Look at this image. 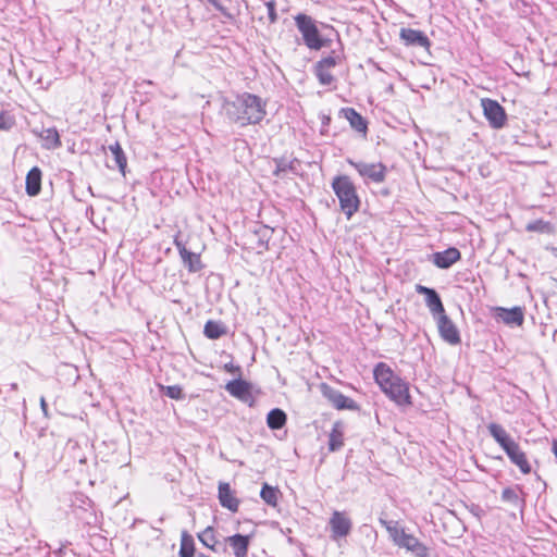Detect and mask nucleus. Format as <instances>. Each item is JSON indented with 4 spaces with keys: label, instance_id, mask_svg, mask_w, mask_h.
<instances>
[{
    "label": "nucleus",
    "instance_id": "obj_7",
    "mask_svg": "<svg viewBox=\"0 0 557 557\" xmlns=\"http://www.w3.org/2000/svg\"><path fill=\"white\" fill-rule=\"evenodd\" d=\"M320 391L323 397L326 398L330 401V404L337 410L347 409L356 411L359 409L358 404L354 399L345 396L338 389L330 386L326 383H322L320 385Z\"/></svg>",
    "mask_w": 557,
    "mask_h": 557
},
{
    "label": "nucleus",
    "instance_id": "obj_5",
    "mask_svg": "<svg viewBox=\"0 0 557 557\" xmlns=\"http://www.w3.org/2000/svg\"><path fill=\"white\" fill-rule=\"evenodd\" d=\"M297 29L302 36L305 45L311 50H320L329 45V40L320 35L315 21L307 14L299 13L295 17Z\"/></svg>",
    "mask_w": 557,
    "mask_h": 557
},
{
    "label": "nucleus",
    "instance_id": "obj_11",
    "mask_svg": "<svg viewBox=\"0 0 557 557\" xmlns=\"http://www.w3.org/2000/svg\"><path fill=\"white\" fill-rule=\"evenodd\" d=\"M437 329L441 337L450 345L460 344V334L455 323L444 313L437 317Z\"/></svg>",
    "mask_w": 557,
    "mask_h": 557
},
{
    "label": "nucleus",
    "instance_id": "obj_31",
    "mask_svg": "<svg viewBox=\"0 0 557 557\" xmlns=\"http://www.w3.org/2000/svg\"><path fill=\"white\" fill-rule=\"evenodd\" d=\"M525 230L528 232H537L543 234H552L554 232L553 225L549 222L543 220H536L528 223Z\"/></svg>",
    "mask_w": 557,
    "mask_h": 557
},
{
    "label": "nucleus",
    "instance_id": "obj_30",
    "mask_svg": "<svg viewBox=\"0 0 557 557\" xmlns=\"http://www.w3.org/2000/svg\"><path fill=\"white\" fill-rule=\"evenodd\" d=\"M277 495H278L277 488L272 487L267 483L263 484L261 492H260V497L263 499V502L265 504H268L269 506H276Z\"/></svg>",
    "mask_w": 557,
    "mask_h": 557
},
{
    "label": "nucleus",
    "instance_id": "obj_41",
    "mask_svg": "<svg viewBox=\"0 0 557 557\" xmlns=\"http://www.w3.org/2000/svg\"><path fill=\"white\" fill-rule=\"evenodd\" d=\"M210 4H212L218 11H220L223 15L230 16L226 12V9L218 1V0H207Z\"/></svg>",
    "mask_w": 557,
    "mask_h": 557
},
{
    "label": "nucleus",
    "instance_id": "obj_15",
    "mask_svg": "<svg viewBox=\"0 0 557 557\" xmlns=\"http://www.w3.org/2000/svg\"><path fill=\"white\" fill-rule=\"evenodd\" d=\"M460 258V251L455 247H449L444 251L433 253L432 261L440 269H448Z\"/></svg>",
    "mask_w": 557,
    "mask_h": 557
},
{
    "label": "nucleus",
    "instance_id": "obj_36",
    "mask_svg": "<svg viewBox=\"0 0 557 557\" xmlns=\"http://www.w3.org/2000/svg\"><path fill=\"white\" fill-rule=\"evenodd\" d=\"M341 62V55H327L323 59H321L317 65H319L322 69L331 70L335 67Z\"/></svg>",
    "mask_w": 557,
    "mask_h": 557
},
{
    "label": "nucleus",
    "instance_id": "obj_29",
    "mask_svg": "<svg viewBox=\"0 0 557 557\" xmlns=\"http://www.w3.org/2000/svg\"><path fill=\"white\" fill-rule=\"evenodd\" d=\"M182 261L184 265L188 269L189 272L196 273L202 269V263L200 256L198 253L188 251L187 255L182 257Z\"/></svg>",
    "mask_w": 557,
    "mask_h": 557
},
{
    "label": "nucleus",
    "instance_id": "obj_38",
    "mask_svg": "<svg viewBox=\"0 0 557 557\" xmlns=\"http://www.w3.org/2000/svg\"><path fill=\"white\" fill-rule=\"evenodd\" d=\"M265 7L268 10V16H269L270 23H272V24L275 23L278 18L276 9H275V2L273 0L268 1L265 3Z\"/></svg>",
    "mask_w": 557,
    "mask_h": 557
},
{
    "label": "nucleus",
    "instance_id": "obj_3",
    "mask_svg": "<svg viewBox=\"0 0 557 557\" xmlns=\"http://www.w3.org/2000/svg\"><path fill=\"white\" fill-rule=\"evenodd\" d=\"M331 185L338 199L342 212L347 220H350L358 212L361 203L354 182L347 175H337L333 178Z\"/></svg>",
    "mask_w": 557,
    "mask_h": 557
},
{
    "label": "nucleus",
    "instance_id": "obj_44",
    "mask_svg": "<svg viewBox=\"0 0 557 557\" xmlns=\"http://www.w3.org/2000/svg\"><path fill=\"white\" fill-rule=\"evenodd\" d=\"M553 453L557 458V441H554V443H553Z\"/></svg>",
    "mask_w": 557,
    "mask_h": 557
},
{
    "label": "nucleus",
    "instance_id": "obj_33",
    "mask_svg": "<svg viewBox=\"0 0 557 557\" xmlns=\"http://www.w3.org/2000/svg\"><path fill=\"white\" fill-rule=\"evenodd\" d=\"M162 392L166 397L176 400H181L185 397L183 388L180 385L163 386Z\"/></svg>",
    "mask_w": 557,
    "mask_h": 557
},
{
    "label": "nucleus",
    "instance_id": "obj_26",
    "mask_svg": "<svg viewBox=\"0 0 557 557\" xmlns=\"http://www.w3.org/2000/svg\"><path fill=\"white\" fill-rule=\"evenodd\" d=\"M109 150L111 151V153L113 156L114 164L113 165L109 164L108 166L112 168V169L117 168L122 173H124L126 164H127V160H126L125 153H124L121 145L119 143H115L114 145H110Z\"/></svg>",
    "mask_w": 557,
    "mask_h": 557
},
{
    "label": "nucleus",
    "instance_id": "obj_27",
    "mask_svg": "<svg viewBox=\"0 0 557 557\" xmlns=\"http://www.w3.org/2000/svg\"><path fill=\"white\" fill-rule=\"evenodd\" d=\"M225 333L226 329L221 322L209 320L205 324L203 334L210 339H218Z\"/></svg>",
    "mask_w": 557,
    "mask_h": 557
},
{
    "label": "nucleus",
    "instance_id": "obj_14",
    "mask_svg": "<svg viewBox=\"0 0 557 557\" xmlns=\"http://www.w3.org/2000/svg\"><path fill=\"white\" fill-rule=\"evenodd\" d=\"M495 317L508 325L520 326L524 321V313L521 307H513L511 309L496 307Z\"/></svg>",
    "mask_w": 557,
    "mask_h": 557
},
{
    "label": "nucleus",
    "instance_id": "obj_22",
    "mask_svg": "<svg viewBox=\"0 0 557 557\" xmlns=\"http://www.w3.org/2000/svg\"><path fill=\"white\" fill-rule=\"evenodd\" d=\"M226 542L233 548L235 557H246L249 548V536L243 534H235L228 536Z\"/></svg>",
    "mask_w": 557,
    "mask_h": 557
},
{
    "label": "nucleus",
    "instance_id": "obj_13",
    "mask_svg": "<svg viewBox=\"0 0 557 557\" xmlns=\"http://www.w3.org/2000/svg\"><path fill=\"white\" fill-rule=\"evenodd\" d=\"M416 292L425 296V305L434 317L445 312L442 299L435 289L418 284Z\"/></svg>",
    "mask_w": 557,
    "mask_h": 557
},
{
    "label": "nucleus",
    "instance_id": "obj_21",
    "mask_svg": "<svg viewBox=\"0 0 557 557\" xmlns=\"http://www.w3.org/2000/svg\"><path fill=\"white\" fill-rule=\"evenodd\" d=\"M341 113L347 119L350 126L362 134H367L368 123L361 114H359L354 108H343Z\"/></svg>",
    "mask_w": 557,
    "mask_h": 557
},
{
    "label": "nucleus",
    "instance_id": "obj_25",
    "mask_svg": "<svg viewBox=\"0 0 557 557\" xmlns=\"http://www.w3.org/2000/svg\"><path fill=\"white\" fill-rule=\"evenodd\" d=\"M344 445V434L342 430V423H334L332 431L329 436V449L331 451L339 450Z\"/></svg>",
    "mask_w": 557,
    "mask_h": 557
},
{
    "label": "nucleus",
    "instance_id": "obj_16",
    "mask_svg": "<svg viewBox=\"0 0 557 557\" xmlns=\"http://www.w3.org/2000/svg\"><path fill=\"white\" fill-rule=\"evenodd\" d=\"M225 389L237 399L247 403L251 398V385L247 381L242 379H235L230 381L225 385Z\"/></svg>",
    "mask_w": 557,
    "mask_h": 557
},
{
    "label": "nucleus",
    "instance_id": "obj_34",
    "mask_svg": "<svg viewBox=\"0 0 557 557\" xmlns=\"http://www.w3.org/2000/svg\"><path fill=\"white\" fill-rule=\"evenodd\" d=\"M315 75L323 86H329L334 82V76L331 74L330 70L322 69L315 64Z\"/></svg>",
    "mask_w": 557,
    "mask_h": 557
},
{
    "label": "nucleus",
    "instance_id": "obj_43",
    "mask_svg": "<svg viewBox=\"0 0 557 557\" xmlns=\"http://www.w3.org/2000/svg\"><path fill=\"white\" fill-rule=\"evenodd\" d=\"M40 408L42 410V413L45 417H49V413H48V405L46 403V399L45 397H41L40 398Z\"/></svg>",
    "mask_w": 557,
    "mask_h": 557
},
{
    "label": "nucleus",
    "instance_id": "obj_23",
    "mask_svg": "<svg viewBox=\"0 0 557 557\" xmlns=\"http://www.w3.org/2000/svg\"><path fill=\"white\" fill-rule=\"evenodd\" d=\"M521 492L522 490L519 485H516L515 487H506L502 492V500L512 505L516 508L522 507L524 500L519 495Z\"/></svg>",
    "mask_w": 557,
    "mask_h": 557
},
{
    "label": "nucleus",
    "instance_id": "obj_2",
    "mask_svg": "<svg viewBox=\"0 0 557 557\" xmlns=\"http://www.w3.org/2000/svg\"><path fill=\"white\" fill-rule=\"evenodd\" d=\"M487 430L490 435L504 449L509 460L516 465L523 474H529L532 469L524 451L504 426L493 422L487 425Z\"/></svg>",
    "mask_w": 557,
    "mask_h": 557
},
{
    "label": "nucleus",
    "instance_id": "obj_10",
    "mask_svg": "<svg viewBox=\"0 0 557 557\" xmlns=\"http://www.w3.org/2000/svg\"><path fill=\"white\" fill-rule=\"evenodd\" d=\"M382 391L399 406L411 405L408 383L399 376L391 383V387L386 386Z\"/></svg>",
    "mask_w": 557,
    "mask_h": 557
},
{
    "label": "nucleus",
    "instance_id": "obj_42",
    "mask_svg": "<svg viewBox=\"0 0 557 557\" xmlns=\"http://www.w3.org/2000/svg\"><path fill=\"white\" fill-rule=\"evenodd\" d=\"M225 370L231 373L239 372L240 368L238 366H234L233 363H226L224 366Z\"/></svg>",
    "mask_w": 557,
    "mask_h": 557
},
{
    "label": "nucleus",
    "instance_id": "obj_18",
    "mask_svg": "<svg viewBox=\"0 0 557 557\" xmlns=\"http://www.w3.org/2000/svg\"><path fill=\"white\" fill-rule=\"evenodd\" d=\"M40 139L47 150H53L62 146L60 135L55 127L42 128L40 132L33 131Z\"/></svg>",
    "mask_w": 557,
    "mask_h": 557
},
{
    "label": "nucleus",
    "instance_id": "obj_37",
    "mask_svg": "<svg viewBox=\"0 0 557 557\" xmlns=\"http://www.w3.org/2000/svg\"><path fill=\"white\" fill-rule=\"evenodd\" d=\"M295 171L293 162H287L284 159L276 160V166L273 172L274 175L280 176L282 173L286 171Z\"/></svg>",
    "mask_w": 557,
    "mask_h": 557
},
{
    "label": "nucleus",
    "instance_id": "obj_32",
    "mask_svg": "<svg viewBox=\"0 0 557 557\" xmlns=\"http://www.w3.org/2000/svg\"><path fill=\"white\" fill-rule=\"evenodd\" d=\"M199 541L208 548L215 552V536L212 527L206 528L200 534H198Z\"/></svg>",
    "mask_w": 557,
    "mask_h": 557
},
{
    "label": "nucleus",
    "instance_id": "obj_12",
    "mask_svg": "<svg viewBox=\"0 0 557 557\" xmlns=\"http://www.w3.org/2000/svg\"><path fill=\"white\" fill-rule=\"evenodd\" d=\"M401 41L409 47H420L429 50L431 41L429 37L421 30L413 28H401L399 33Z\"/></svg>",
    "mask_w": 557,
    "mask_h": 557
},
{
    "label": "nucleus",
    "instance_id": "obj_4",
    "mask_svg": "<svg viewBox=\"0 0 557 557\" xmlns=\"http://www.w3.org/2000/svg\"><path fill=\"white\" fill-rule=\"evenodd\" d=\"M380 523L385 527L393 542L403 548L411 552L416 557H428V548L416 536L408 534L404 529L397 527V522L380 519Z\"/></svg>",
    "mask_w": 557,
    "mask_h": 557
},
{
    "label": "nucleus",
    "instance_id": "obj_20",
    "mask_svg": "<svg viewBox=\"0 0 557 557\" xmlns=\"http://www.w3.org/2000/svg\"><path fill=\"white\" fill-rule=\"evenodd\" d=\"M41 170L38 166L32 168L25 182V189L28 196H37L41 190Z\"/></svg>",
    "mask_w": 557,
    "mask_h": 557
},
{
    "label": "nucleus",
    "instance_id": "obj_35",
    "mask_svg": "<svg viewBox=\"0 0 557 557\" xmlns=\"http://www.w3.org/2000/svg\"><path fill=\"white\" fill-rule=\"evenodd\" d=\"M273 233V230L267 225H260L256 231V234L259 236V246L267 248L268 242Z\"/></svg>",
    "mask_w": 557,
    "mask_h": 557
},
{
    "label": "nucleus",
    "instance_id": "obj_40",
    "mask_svg": "<svg viewBox=\"0 0 557 557\" xmlns=\"http://www.w3.org/2000/svg\"><path fill=\"white\" fill-rule=\"evenodd\" d=\"M174 245L176 247V249L178 250V253L181 256V258L184 256V255H187V252L189 251L185 244L180 239L178 236H175L174 238Z\"/></svg>",
    "mask_w": 557,
    "mask_h": 557
},
{
    "label": "nucleus",
    "instance_id": "obj_8",
    "mask_svg": "<svg viewBox=\"0 0 557 557\" xmlns=\"http://www.w3.org/2000/svg\"><path fill=\"white\" fill-rule=\"evenodd\" d=\"M481 106L485 119L488 121L493 128L498 129L505 125L507 120L506 112L496 100L483 98L481 100Z\"/></svg>",
    "mask_w": 557,
    "mask_h": 557
},
{
    "label": "nucleus",
    "instance_id": "obj_28",
    "mask_svg": "<svg viewBox=\"0 0 557 557\" xmlns=\"http://www.w3.org/2000/svg\"><path fill=\"white\" fill-rule=\"evenodd\" d=\"M195 554L194 539L186 531L182 532L180 557H193Z\"/></svg>",
    "mask_w": 557,
    "mask_h": 557
},
{
    "label": "nucleus",
    "instance_id": "obj_19",
    "mask_svg": "<svg viewBox=\"0 0 557 557\" xmlns=\"http://www.w3.org/2000/svg\"><path fill=\"white\" fill-rule=\"evenodd\" d=\"M373 375L381 389L385 388L386 386L391 387V383L398 376L384 362H380L375 366Z\"/></svg>",
    "mask_w": 557,
    "mask_h": 557
},
{
    "label": "nucleus",
    "instance_id": "obj_1",
    "mask_svg": "<svg viewBox=\"0 0 557 557\" xmlns=\"http://www.w3.org/2000/svg\"><path fill=\"white\" fill-rule=\"evenodd\" d=\"M227 117L239 126L260 123L265 114V102L257 95L244 92L225 104Z\"/></svg>",
    "mask_w": 557,
    "mask_h": 557
},
{
    "label": "nucleus",
    "instance_id": "obj_45",
    "mask_svg": "<svg viewBox=\"0 0 557 557\" xmlns=\"http://www.w3.org/2000/svg\"><path fill=\"white\" fill-rule=\"evenodd\" d=\"M14 457H15V458H17V459H20V458H21V454H20L18 451H15V453H14Z\"/></svg>",
    "mask_w": 557,
    "mask_h": 557
},
{
    "label": "nucleus",
    "instance_id": "obj_39",
    "mask_svg": "<svg viewBox=\"0 0 557 557\" xmlns=\"http://www.w3.org/2000/svg\"><path fill=\"white\" fill-rule=\"evenodd\" d=\"M14 122L12 117L5 113H0V129L9 131L12 128Z\"/></svg>",
    "mask_w": 557,
    "mask_h": 557
},
{
    "label": "nucleus",
    "instance_id": "obj_17",
    "mask_svg": "<svg viewBox=\"0 0 557 557\" xmlns=\"http://www.w3.org/2000/svg\"><path fill=\"white\" fill-rule=\"evenodd\" d=\"M219 500L222 507L227 508L232 512H236L239 507V500L234 495L228 483L221 482L219 484Z\"/></svg>",
    "mask_w": 557,
    "mask_h": 557
},
{
    "label": "nucleus",
    "instance_id": "obj_6",
    "mask_svg": "<svg viewBox=\"0 0 557 557\" xmlns=\"http://www.w3.org/2000/svg\"><path fill=\"white\" fill-rule=\"evenodd\" d=\"M366 184H382L386 178L387 168L382 162L368 163L363 161L347 160Z\"/></svg>",
    "mask_w": 557,
    "mask_h": 557
},
{
    "label": "nucleus",
    "instance_id": "obj_24",
    "mask_svg": "<svg viewBox=\"0 0 557 557\" xmlns=\"http://www.w3.org/2000/svg\"><path fill=\"white\" fill-rule=\"evenodd\" d=\"M287 416L280 409H272L267 416V424L271 430H280L286 424Z\"/></svg>",
    "mask_w": 557,
    "mask_h": 557
},
{
    "label": "nucleus",
    "instance_id": "obj_9",
    "mask_svg": "<svg viewBox=\"0 0 557 557\" xmlns=\"http://www.w3.org/2000/svg\"><path fill=\"white\" fill-rule=\"evenodd\" d=\"M329 527L331 530V537L333 540H338L350 533L352 522L346 512L335 510L330 518Z\"/></svg>",
    "mask_w": 557,
    "mask_h": 557
}]
</instances>
